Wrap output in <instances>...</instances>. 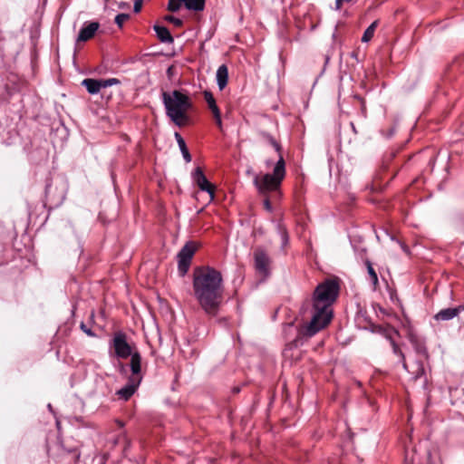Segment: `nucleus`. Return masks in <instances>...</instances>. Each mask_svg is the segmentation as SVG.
<instances>
[{
	"label": "nucleus",
	"mask_w": 464,
	"mask_h": 464,
	"mask_svg": "<svg viewBox=\"0 0 464 464\" xmlns=\"http://www.w3.org/2000/svg\"><path fill=\"white\" fill-rule=\"evenodd\" d=\"M285 161L283 155H280L274 167L273 173H266L262 176L256 175L254 184L259 193L263 195L270 191L279 192V188L285 177Z\"/></svg>",
	"instance_id": "nucleus-5"
},
{
	"label": "nucleus",
	"mask_w": 464,
	"mask_h": 464,
	"mask_svg": "<svg viewBox=\"0 0 464 464\" xmlns=\"http://www.w3.org/2000/svg\"><path fill=\"white\" fill-rule=\"evenodd\" d=\"M153 29L157 34L158 39L161 43L172 44L174 42V39H173L169 30L166 26L155 24L153 26Z\"/></svg>",
	"instance_id": "nucleus-16"
},
{
	"label": "nucleus",
	"mask_w": 464,
	"mask_h": 464,
	"mask_svg": "<svg viewBox=\"0 0 464 464\" xmlns=\"http://www.w3.org/2000/svg\"><path fill=\"white\" fill-rule=\"evenodd\" d=\"M80 328L81 330L85 333L88 336L90 337H96V334L90 328L88 327L85 323L82 322L80 324Z\"/></svg>",
	"instance_id": "nucleus-29"
},
{
	"label": "nucleus",
	"mask_w": 464,
	"mask_h": 464,
	"mask_svg": "<svg viewBox=\"0 0 464 464\" xmlns=\"http://www.w3.org/2000/svg\"><path fill=\"white\" fill-rule=\"evenodd\" d=\"M394 131H395V129H394V128H391V129L389 130V132H388V134H387V137H388V138L392 137V136L393 135Z\"/></svg>",
	"instance_id": "nucleus-36"
},
{
	"label": "nucleus",
	"mask_w": 464,
	"mask_h": 464,
	"mask_svg": "<svg viewBox=\"0 0 464 464\" xmlns=\"http://www.w3.org/2000/svg\"><path fill=\"white\" fill-rule=\"evenodd\" d=\"M193 295L208 317L218 315L224 303V281L220 271L209 266H196L192 275Z\"/></svg>",
	"instance_id": "nucleus-2"
},
{
	"label": "nucleus",
	"mask_w": 464,
	"mask_h": 464,
	"mask_svg": "<svg viewBox=\"0 0 464 464\" xmlns=\"http://www.w3.org/2000/svg\"><path fill=\"white\" fill-rule=\"evenodd\" d=\"M371 189H372V191H377V190H379V189H382V188L377 184V178L373 180V183H372V185Z\"/></svg>",
	"instance_id": "nucleus-35"
},
{
	"label": "nucleus",
	"mask_w": 464,
	"mask_h": 464,
	"mask_svg": "<svg viewBox=\"0 0 464 464\" xmlns=\"http://www.w3.org/2000/svg\"><path fill=\"white\" fill-rule=\"evenodd\" d=\"M239 391H240V390H239V388H238V387L234 388V392H239Z\"/></svg>",
	"instance_id": "nucleus-38"
},
{
	"label": "nucleus",
	"mask_w": 464,
	"mask_h": 464,
	"mask_svg": "<svg viewBox=\"0 0 464 464\" xmlns=\"http://www.w3.org/2000/svg\"><path fill=\"white\" fill-rule=\"evenodd\" d=\"M100 82L102 88L121 84V81L117 78L100 79Z\"/></svg>",
	"instance_id": "nucleus-26"
},
{
	"label": "nucleus",
	"mask_w": 464,
	"mask_h": 464,
	"mask_svg": "<svg viewBox=\"0 0 464 464\" xmlns=\"http://www.w3.org/2000/svg\"><path fill=\"white\" fill-rule=\"evenodd\" d=\"M130 372V374L128 377L127 384L117 392L119 397L124 401H127L134 394L143 379L142 370L135 367L134 362L131 363V370Z\"/></svg>",
	"instance_id": "nucleus-9"
},
{
	"label": "nucleus",
	"mask_w": 464,
	"mask_h": 464,
	"mask_svg": "<svg viewBox=\"0 0 464 464\" xmlns=\"http://www.w3.org/2000/svg\"><path fill=\"white\" fill-rule=\"evenodd\" d=\"M264 207H265V208L268 212H272L273 211V207H272V204H271L270 199L268 198H266L264 199Z\"/></svg>",
	"instance_id": "nucleus-33"
},
{
	"label": "nucleus",
	"mask_w": 464,
	"mask_h": 464,
	"mask_svg": "<svg viewBox=\"0 0 464 464\" xmlns=\"http://www.w3.org/2000/svg\"><path fill=\"white\" fill-rule=\"evenodd\" d=\"M351 126H352V128H353V131H354V132H356V130H355V127H354V124H353V123H351Z\"/></svg>",
	"instance_id": "nucleus-39"
},
{
	"label": "nucleus",
	"mask_w": 464,
	"mask_h": 464,
	"mask_svg": "<svg viewBox=\"0 0 464 464\" xmlns=\"http://www.w3.org/2000/svg\"><path fill=\"white\" fill-rule=\"evenodd\" d=\"M82 85L90 94H97L102 89L100 79L86 78L82 82Z\"/></svg>",
	"instance_id": "nucleus-18"
},
{
	"label": "nucleus",
	"mask_w": 464,
	"mask_h": 464,
	"mask_svg": "<svg viewBox=\"0 0 464 464\" xmlns=\"http://www.w3.org/2000/svg\"><path fill=\"white\" fill-rule=\"evenodd\" d=\"M130 18V14H124V13H121V14H118L116 16H115V24L120 27L121 28L123 24L129 20Z\"/></svg>",
	"instance_id": "nucleus-27"
},
{
	"label": "nucleus",
	"mask_w": 464,
	"mask_h": 464,
	"mask_svg": "<svg viewBox=\"0 0 464 464\" xmlns=\"http://www.w3.org/2000/svg\"><path fill=\"white\" fill-rule=\"evenodd\" d=\"M356 0H335V7H334V9L339 11L342 8V6H343V5L344 3L350 4V3H353Z\"/></svg>",
	"instance_id": "nucleus-30"
},
{
	"label": "nucleus",
	"mask_w": 464,
	"mask_h": 464,
	"mask_svg": "<svg viewBox=\"0 0 464 464\" xmlns=\"http://www.w3.org/2000/svg\"><path fill=\"white\" fill-rule=\"evenodd\" d=\"M118 424L121 426V427H123V423L120 420H117Z\"/></svg>",
	"instance_id": "nucleus-40"
},
{
	"label": "nucleus",
	"mask_w": 464,
	"mask_h": 464,
	"mask_svg": "<svg viewBox=\"0 0 464 464\" xmlns=\"http://www.w3.org/2000/svg\"><path fill=\"white\" fill-rule=\"evenodd\" d=\"M164 19L166 21L173 24L177 27H180L183 25V21L178 17L173 16V15H166Z\"/></svg>",
	"instance_id": "nucleus-28"
},
{
	"label": "nucleus",
	"mask_w": 464,
	"mask_h": 464,
	"mask_svg": "<svg viewBox=\"0 0 464 464\" xmlns=\"http://www.w3.org/2000/svg\"><path fill=\"white\" fill-rule=\"evenodd\" d=\"M143 0H134L133 11L139 13L141 10Z\"/></svg>",
	"instance_id": "nucleus-31"
},
{
	"label": "nucleus",
	"mask_w": 464,
	"mask_h": 464,
	"mask_svg": "<svg viewBox=\"0 0 464 464\" xmlns=\"http://www.w3.org/2000/svg\"><path fill=\"white\" fill-rule=\"evenodd\" d=\"M270 257L268 256L266 251L262 247H256L254 251V266L256 271L266 277L270 274L269 266H270Z\"/></svg>",
	"instance_id": "nucleus-11"
},
{
	"label": "nucleus",
	"mask_w": 464,
	"mask_h": 464,
	"mask_svg": "<svg viewBox=\"0 0 464 464\" xmlns=\"http://www.w3.org/2000/svg\"><path fill=\"white\" fill-rule=\"evenodd\" d=\"M354 98L357 99L361 102L362 111L364 113L366 111L364 99L362 97H361L360 95H355Z\"/></svg>",
	"instance_id": "nucleus-34"
},
{
	"label": "nucleus",
	"mask_w": 464,
	"mask_h": 464,
	"mask_svg": "<svg viewBox=\"0 0 464 464\" xmlns=\"http://www.w3.org/2000/svg\"><path fill=\"white\" fill-rule=\"evenodd\" d=\"M193 182L198 187L201 191H205L209 195V200L212 201L215 198L216 187L210 183L200 167H197L191 173Z\"/></svg>",
	"instance_id": "nucleus-10"
},
{
	"label": "nucleus",
	"mask_w": 464,
	"mask_h": 464,
	"mask_svg": "<svg viewBox=\"0 0 464 464\" xmlns=\"http://www.w3.org/2000/svg\"><path fill=\"white\" fill-rule=\"evenodd\" d=\"M161 99L167 116L176 125L179 127L185 125L188 120L187 112L193 107V102L186 92L182 90L162 92Z\"/></svg>",
	"instance_id": "nucleus-3"
},
{
	"label": "nucleus",
	"mask_w": 464,
	"mask_h": 464,
	"mask_svg": "<svg viewBox=\"0 0 464 464\" xmlns=\"http://www.w3.org/2000/svg\"><path fill=\"white\" fill-rule=\"evenodd\" d=\"M278 232L282 240V246L284 247L289 242L288 232L282 225H278Z\"/></svg>",
	"instance_id": "nucleus-25"
},
{
	"label": "nucleus",
	"mask_w": 464,
	"mask_h": 464,
	"mask_svg": "<svg viewBox=\"0 0 464 464\" xmlns=\"http://www.w3.org/2000/svg\"><path fill=\"white\" fill-rule=\"evenodd\" d=\"M341 290L338 277L326 278L314 288L311 298V320L303 326L298 335L288 343L290 348L297 347L300 336L312 337L325 328L334 316L333 304L337 300Z\"/></svg>",
	"instance_id": "nucleus-1"
},
{
	"label": "nucleus",
	"mask_w": 464,
	"mask_h": 464,
	"mask_svg": "<svg viewBox=\"0 0 464 464\" xmlns=\"http://www.w3.org/2000/svg\"><path fill=\"white\" fill-rule=\"evenodd\" d=\"M386 338L389 340L390 344L392 346V352L395 355L399 357V362L402 364V367L408 372V370H411V365L409 366L406 362L405 354L401 351L400 345L392 339V337L385 334Z\"/></svg>",
	"instance_id": "nucleus-15"
},
{
	"label": "nucleus",
	"mask_w": 464,
	"mask_h": 464,
	"mask_svg": "<svg viewBox=\"0 0 464 464\" xmlns=\"http://www.w3.org/2000/svg\"><path fill=\"white\" fill-rule=\"evenodd\" d=\"M409 341L417 353V359L411 364V370H408V372L412 375L413 379L417 380L425 375L423 362L429 359V353L425 342L417 334H410Z\"/></svg>",
	"instance_id": "nucleus-7"
},
{
	"label": "nucleus",
	"mask_w": 464,
	"mask_h": 464,
	"mask_svg": "<svg viewBox=\"0 0 464 464\" xmlns=\"http://www.w3.org/2000/svg\"><path fill=\"white\" fill-rule=\"evenodd\" d=\"M464 311V304L456 307H448L440 310L434 314L433 319L437 322L450 321L457 317L461 312Z\"/></svg>",
	"instance_id": "nucleus-14"
},
{
	"label": "nucleus",
	"mask_w": 464,
	"mask_h": 464,
	"mask_svg": "<svg viewBox=\"0 0 464 464\" xmlns=\"http://www.w3.org/2000/svg\"><path fill=\"white\" fill-rule=\"evenodd\" d=\"M198 250V245L194 241L187 242L177 255L178 272L180 276H184L191 265L193 256Z\"/></svg>",
	"instance_id": "nucleus-8"
},
{
	"label": "nucleus",
	"mask_w": 464,
	"mask_h": 464,
	"mask_svg": "<svg viewBox=\"0 0 464 464\" xmlns=\"http://www.w3.org/2000/svg\"><path fill=\"white\" fill-rule=\"evenodd\" d=\"M217 83L219 90H223L228 82V69L227 65L222 64L218 67L217 71Z\"/></svg>",
	"instance_id": "nucleus-17"
},
{
	"label": "nucleus",
	"mask_w": 464,
	"mask_h": 464,
	"mask_svg": "<svg viewBox=\"0 0 464 464\" xmlns=\"http://www.w3.org/2000/svg\"><path fill=\"white\" fill-rule=\"evenodd\" d=\"M204 98H205V101L208 103V108H209V110L211 111L212 113H216V112L220 111L219 108L217 105L216 100H215V98H214V96H213L211 92L205 91L204 92Z\"/></svg>",
	"instance_id": "nucleus-23"
},
{
	"label": "nucleus",
	"mask_w": 464,
	"mask_h": 464,
	"mask_svg": "<svg viewBox=\"0 0 464 464\" xmlns=\"http://www.w3.org/2000/svg\"><path fill=\"white\" fill-rule=\"evenodd\" d=\"M171 71H172V66L169 67L168 70H167V73H168L169 76H170Z\"/></svg>",
	"instance_id": "nucleus-37"
},
{
	"label": "nucleus",
	"mask_w": 464,
	"mask_h": 464,
	"mask_svg": "<svg viewBox=\"0 0 464 464\" xmlns=\"http://www.w3.org/2000/svg\"><path fill=\"white\" fill-rule=\"evenodd\" d=\"M261 135L265 140H266L269 142V144L271 146H273L275 148L276 151L278 152V158H279L280 155H282V152H281L282 147H281L280 143L278 141H276V140L271 134H269L267 132L263 131L261 133Z\"/></svg>",
	"instance_id": "nucleus-24"
},
{
	"label": "nucleus",
	"mask_w": 464,
	"mask_h": 464,
	"mask_svg": "<svg viewBox=\"0 0 464 464\" xmlns=\"http://www.w3.org/2000/svg\"><path fill=\"white\" fill-rule=\"evenodd\" d=\"M378 24H379V20H375L365 29V31L362 34V43H368L369 41L372 40Z\"/></svg>",
	"instance_id": "nucleus-22"
},
{
	"label": "nucleus",
	"mask_w": 464,
	"mask_h": 464,
	"mask_svg": "<svg viewBox=\"0 0 464 464\" xmlns=\"http://www.w3.org/2000/svg\"><path fill=\"white\" fill-rule=\"evenodd\" d=\"M404 464H420V459L414 447H405Z\"/></svg>",
	"instance_id": "nucleus-21"
},
{
	"label": "nucleus",
	"mask_w": 464,
	"mask_h": 464,
	"mask_svg": "<svg viewBox=\"0 0 464 464\" xmlns=\"http://www.w3.org/2000/svg\"><path fill=\"white\" fill-rule=\"evenodd\" d=\"M67 185L60 178H47L44 188V206L49 208L60 207L66 197Z\"/></svg>",
	"instance_id": "nucleus-6"
},
{
	"label": "nucleus",
	"mask_w": 464,
	"mask_h": 464,
	"mask_svg": "<svg viewBox=\"0 0 464 464\" xmlns=\"http://www.w3.org/2000/svg\"><path fill=\"white\" fill-rule=\"evenodd\" d=\"M182 4L189 11L201 12L205 9L206 0H169L167 8L169 12H177Z\"/></svg>",
	"instance_id": "nucleus-12"
},
{
	"label": "nucleus",
	"mask_w": 464,
	"mask_h": 464,
	"mask_svg": "<svg viewBox=\"0 0 464 464\" xmlns=\"http://www.w3.org/2000/svg\"><path fill=\"white\" fill-rule=\"evenodd\" d=\"M364 265L367 268L370 281L372 285V289L376 291L379 287V279L376 271L374 270L372 262L369 259L364 261Z\"/></svg>",
	"instance_id": "nucleus-20"
},
{
	"label": "nucleus",
	"mask_w": 464,
	"mask_h": 464,
	"mask_svg": "<svg viewBox=\"0 0 464 464\" xmlns=\"http://www.w3.org/2000/svg\"><path fill=\"white\" fill-rule=\"evenodd\" d=\"M127 334L124 332H116L111 342V346L113 348L114 355L118 359L130 358L129 363H119V372L121 374H126L128 370H131V363L134 362V366L138 369H141L142 357L137 347L128 343Z\"/></svg>",
	"instance_id": "nucleus-4"
},
{
	"label": "nucleus",
	"mask_w": 464,
	"mask_h": 464,
	"mask_svg": "<svg viewBox=\"0 0 464 464\" xmlns=\"http://www.w3.org/2000/svg\"><path fill=\"white\" fill-rule=\"evenodd\" d=\"M175 138L178 142V145L179 147V150L182 153L183 159L187 163L190 162L192 160L191 154L187 147V144L185 142V140L182 138V136L179 132H175Z\"/></svg>",
	"instance_id": "nucleus-19"
},
{
	"label": "nucleus",
	"mask_w": 464,
	"mask_h": 464,
	"mask_svg": "<svg viewBox=\"0 0 464 464\" xmlns=\"http://www.w3.org/2000/svg\"><path fill=\"white\" fill-rule=\"evenodd\" d=\"M99 28L100 24L98 22H85L79 31L76 43H84L91 40Z\"/></svg>",
	"instance_id": "nucleus-13"
},
{
	"label": "nucleus",
	"mask_w": 464,
	"mask_h": 464,
	"mask_svg": "<svg viewBox=\"0 0 464 464\" xmlns=\"http://www.w3.org/2000/svg\"><path fill=\"white\" fill-rule=\"evenodd\" d=\"M213 116L215 118V121H216L217 125L221 129L222 128V120H221L220 111L216 113H213Z\"/></svg>",
	"instance_id": "nucleus-32"
}]
</instances>
